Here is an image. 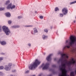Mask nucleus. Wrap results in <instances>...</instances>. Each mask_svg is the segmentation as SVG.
Here are the masks:
<instances>
[{"mask_svg":"<svg viewBox=\"0 0 76 76\" xmlns=\"http://www.w3.org/2000/svg\"><path fill=\"white\" fill-rule=\"evenodd\" d=\"M49 66V64L48 63L46 64L43 68V70H47L48 69V67Z\"/></svg>","mask_w":76,"mask_h":76,"instance_id":"7","label":"nucleus"},{"mask_svg":"<svg viewBox=\"0 0 76 76\" xmlns=\"http://www.w3.org/2000/svg\"><path fill=\"white\" fill-rule=\"evenodd\" d=\"M3 59V58L0 57V61L2 60Z\"/></svg>","mask_w":76,"mask_h":76,"instance_id":"28","label":"nucleus"},{"mask_svg":"<svg viewBox=\"0 0 76 76\" xmlns=\"http://www.w3.org/2000/svg\"><path fill=\"white\" fill-rule=\"evenodd\" d=\"M15 6L14 5H12V4L11 3L10 4V8L11 9H13L15 8Z\"/></svg>","mask_w":76,"mask_h":76,"instance_id":"10","label":"nucleus"},{"mask_svg":"<svg viewBox=\"0 0 76 76\" xmlns=\"http://www.w3.org/2000/svg\"><path fill=\"white\" fill-rule=\"evenodd\" d=\"M52 66L53 67H56V65H53Z\"/></svg>","mask_w":76,"mask_h":76,"instance_id":"32","label":"nucleus"},{"mask_svg":"<svg viewBox=\"0 0 76 76\" xmlns=\"http://www.w3.org/2000/svg\"><path fill=\"white\" fill-rule=\"evenodd\" d=\"M75 18H76V17H75Z\"/></svg>","mask_w":76,"mask_h":76,"instance_id":"44","label":"nucleus"},{"mask_svg":"<svg viewBox=\"0 0 76 76\" xmlns=\"http://www.w3.org/2000/svg\"><path fill=\"white\" fill-rule=\"evenodd\" d=\"M68 40H66V43H67V42H68Z\"/></svg>","mask_w":76,"mask_h":76,"instance_id":"35","label":"nucleus"},{"mask_svg":"<svg viewBox=\"0 0 76 76\" xmlns=\"http://www.w3.org/2000/svg\"><path fill=\"white\" fill-rule=\"evenodd\" d=\"M10 16H11V15L10 14Z\"/></svg>","mask_w":76,"mask_h":76,"instance_id":"42","label":"nucleus"},{"mask_svg":"<svg viewBox=\"0 0 76 76\" xmlns=\"http://www.w3.org/2000/svg\"><path fill=\"white\" fill-rule=\"evenodd\" d=\"M22 18V17L20 16H18V19H20V18Z\"/></svg>","mask_w":76,"mask_h":76,"instance_id":"27","label":"nucleus"},{"mask_svg":"<svg viewBox=\"0 0 76 76\" xmlns=\"http://www.w3.org/2000/svg\"><path fill=\"white\" fill-rule=\"evenodd\" d=\"M12 66V64H10V66Z\"/></svg>","mask_w":76,"mask_h":76,"instance_id":"40","label":"nucleus"},{"mask_svg":"<svg viewBox=\"0 0 76 76\" xmlns=\"http://www.w3.org/2000/svg\"><path fill=\"white\" fill-rule=\"evenodd\" d=\"M45 32H48V30L47 29H45L44 30Z\"/></svg>","mask_w":76,"mask_h":76,"instance_id":"24","label":"nucleus"},{"mask_svg":"<svg viewBox=\"0 0 76 76\" xmlns=\"http://www.w3.org/2000/svg\"><path fill=\"white\" fill-rule=\"evenodd\" d=\"M52 55L53 54H50L47 57L46 59L47 60H48V61H50V60H51V57Z\"/></svg>","mask_w":76,"mask_h":76,"instance_id":"8","label":"nucleus"},{"mask_svg":"<svg viewBox=\"0 0 76 76\" xmlns=\"http://www.w3.org/2000/svg\"><path fill=\"white\" fill-rule=\"evenodd\" d=\"M20 26H12V28H19Z\"/></svg>","mask_w":76,"mask_h":76,"instance_id":"12","label":"nucleus"},{"mask_svg":"<svg viewBox=\"0 0 76 76\" xmlns=\"http://www.w3.org/2000/svg\"><path fill=\"white\" fill-rule=\"evenodd\" d=\"M0 73H1V72H0Z\"/></svg>","mask_w":76,"mask_h":76,"instance_id":"45","label":"nucleus"},{"mask_svg":"<svg viewBox=\"0 0 76 76\" xmlns=\"http://www.w3.org/2000/svg\"><path fill=\"white\" fill-rule=\"evenodd\" d=\"M62 67L60 68V70L62 72V74L59 76H67V71L65 69L66 66H69L72 64H75L76 61H61Z\"/></svg>","mask_w":76,"mask_h":76,"instance_id":"1","label":"nucleus"},{"mask_svg":"<svg viewBox=\"0 0 76 76\" xmlns=\"http://www.w3.org/2000/svg\"><path fill=\"white\" fill-rule=\"evenodd\" d=\"M2 29L3 31L5 33L6 35H9L10 30H9V29L8 28V27H6V26H4L2 27Z\"/></svg>","mask_w":76,"mask_h":76,"instance_id":"4","label":"nucleus"},{"mask_svg":"<svg viewBox=\"0 0 76 76\" xmlns=\"http://www.w3.org/2000/svg\"><path fill=\"white\" fill-rule=\"evenodd\" d=\"M0 43L1 44V45H6V42L4 41H2L0 42Z\"/></svg>","mask_w":76,"mask_h":76,"instance_id":"13","label":"nucleus"},{"mask_svg":"<svg viewBox=\"0 0 76 76\" xmlns=\"http://www.w3.org/2000/svg\"><path fill=\"white\" fill-rule=\"evenodd\" d=\"M76 3V1H74V3Z\"/></svg>","mask_w":76,"mask_h":76,"instance_id":"39","label":"nucleus"},{"mask_svg":"<svg viewBox=\"0 0 76 76\" xmlns=\"http://www.w3.org/2000/svg\"><path fill=\"white\" fill-rule=\"evenodd\" d=\"M5 16L7 17H10V13L9 12H7L5 13Z\"/></svg>","mask_w":76,"mask_h":76,"instance_id":"11","label":"nucleus"},{"mask_svg":"<svg viewBox=\"0 0 76 76\" xmlns=\"http://www.w3.org/2000/svg\"><path fill=\"white\" fill-rule=\"evenodd\" d=\"M1 31H2V27L1 26H0V32Z\"/></svg>","mask_w":76,"mask_h":76,"instance_id":"23","label":"nucleus"},{"mask_svg":"<svg viewBox=\"0 0 76 76\" xmlns=\"http://www.w3.org/2000/svg\"><path fill=\"white\" fill-rule=\"evenodd\" d=\"M34 32H33V31L31 32V34H35V33H37V32H38V31H37V30L36 28H34Z\"/></svg>","mask_w":76,"mask_h":76,"instance_id":"9","label":"nucleus"},{"mask_svg":"<svg viewBox=\"0 0 76 76\" xmlns=\"http://www.w3.org/2000/svg\"><path fill=\"white\" fill-rule=\"evenodd\" d=\"M44 18V16H40V19H43V18Z\"/></svg>","mask_w":76,"mask_h":76,"instance_id":"25","label":"nucleus"},{"mask_svg":"<svg viewBox=\"0 0 76 76\" xmlns=\"http://www.w3.org/2000/svg\"><path fill=\"white\" fill-rule=\"evenodd\" d=\"M12 23V21H10V24H11Z\"/></svg>","mask_w":76,"mask_h":76,"instance_id":"34","label":"nucleus"},{"mask_svg":"<svg viewBox=\"0 0 76 76\" xmlns=\"http://www.w3.org/2000/svg\"><path fill=\"white\" fill-rule=\"evenodd\" d=\"M35 13H37V11H35Z\"/></svg>","mask_w":76,"mask_h":76,"instance_id":"41","label":"nucleus"},{"mask_svg":"<svg viewBox=\"0 0 76 76\" xmlns=\"http://www.w3.org/2000/svg\"><path fill=\"white\" fill-rule=\"evenodd\" d=\"M75 74H76V70H75Z\"/></svg>","mask_w":76,"mask_h":76,"instance_id":"38","label":"nucleus"},{"mask_svg":"<svg viewBox=\"0 0 76 76\" xmlns=\"http://www.w3.org/2000/svg\"><path fill=\"white\" fill-rule=\"evenodd\" d=\"M74 23H75V22H76V21L75 20H74Z\"/></svg>","mask_w":76,"mask_h":76,"instance_id":"36","label":"nucleus"},{"mask_svg":"<svg viewBox=\"0 0 76 76\" xmlns=\"http://www.w3.org/2000/svg\"><path fill=\"white\" fill-rule=\"evenodd\" d=\"M8 23L9 24H10V21H8Z\"/></svg>","mask_w":76,"mask_h":76,"instance_id":"33","label":"nucleus"},{"mask_svg":"<svg viewBox=\"0 0 76 76\" xmlns=\"http://www.w3.org/2000/svg\"><path fill=\"white\" fill-rule=\"evenodd\" d=\"M42 37L43 38H48V36L43 35Z\"/></svg>","mask_w":76,"mask_h":76,"instance_id":"15","label":"nucleus"},{"mask_svg":"<svg viewBox=\"0 0 76 76\" xmlns=\"http://www.w3.org/2000/svg\"><path fill=\"white\" fill-rule=\"evenodd\" d=\"M4 10V8H0V11L1 10Z\"/></svg>","mask_w":76,"mask_h":76,"instance_id":"19","label":"nucleus"},{"mask_svg":"<svg viewBox=\"0 0 76 76\" xmlns=\"http://www.w3.org/2000/svg\"><path fill=\"white\" fill-rule=\"evenodd\" d=\"M10 3V1L9 0L7 1L5 3V4H6V5H8L7 7V9H10V4L9 3Z\"/></svg>","mask_w":76,"mask_h":76,"instance_id":"6","label":"nucleus"},{"mask_svg":"<svg viewBox=\"0 0 76 76\" xmlns=\"http://www.w3.org/2000/svg\"><path fill=\"white\" fill-rule=\"evenodd\" d=\"M70 42H69L68 45H67L63 48L64 50L66 48H70L71 45H72V44H74L75 42H76V38H70Z\"/></svg>","mask_w":76,"mask_h":76,"instance_id":"3","label":"nucleus"},{"mask_svg":"<svg viewBox=\"0 0 76 76\" xmlns=\"http://www.w3.org/2000/svg\"><path fill=\"white\" fill-rule=\"evenodd\" d=\"M59 10V9H58V7H56L55 8V11H58Z\"/></svg>","mask_w":76,"mask_h":76,"instance_id":"18","label":"nucleus"},{"mask_svg":"<svg viewBox=\"0 0 76 76\" xmlns=\"http://www.w3.org/2000/svg\"><path fill=\"white\" fill-rule=\"evenodd\" d=\"M44 64H42V66H44Z\"/></svg>","mask_w":76,"mask_h":76,"instance_id":"37","label":"nucleus"},{"mask_svg":"<svg viewBox=\"0 0 76 76\" xmlns=\"http://www.w3.org/2000/svg\"><path fill=\"white\" fill-rule=\"evenodd\" d=\"M59 16L60 17H63V16H64V15L63 14L61 13L59 14Z\"/></svg>","mask_w":76,"mask_h":76,"instance_id":"20","label":"nucleus"},{"mask_svg":"<svg viewBox=\"0 0 76 76\" xmlns=\"http://www.w3.org/2000/svg\"><path fill=\"white\" fill-rule=\"evenodd\" d=\"M16 72V70H14L12 71V72Z\"/></svg>","mask_w":76,"mask_h":76,"instance_id":"30","label":"nucleus"},{"mask_svg":"<svg viewBox=\"0 0 76 76\" xmlns=\"http://www.w3.org/2000/svg\"><path fill=\"white\" fill-rule=\"evenodd\" d=\"M62 12L63 13L64 15H65L68 12V10H67V8H64L62 10Z\"/></svg>","mask_w":76,"mask_h":76,"instance_id":"5","label":"nucleus"},{"mask_svg":"<svg viewBox=\"0 0 76 76\" xmlns=\"http://www.w3.org/2000/svg\"><path fill=\"white\" fill-rule=\"evenodd\" d=\"M75 2H70V5H71V4H75Z\"/></svg>","mask_w":76,"mask_h":76,"instance_id":"21","label":"nucleus"},{"mask_svg":"<svg viewBox=\"0 0 76 76\" xmlns=\"http://www.w3.org/2000/svg\"><path fill=\"white\" fill-rule=\"evenodd\" d=\"M69 38H76V37L75 36L71 35L69 37Z\"/></svg>","mask_w":76,"mask_h":76,"instance_id":"14","label":"nucleus"},{"mask_svg":"<svg viewBox=\"0 0 76 76\" xmlns=\"http://www.w3.org/2000/svg\"><path fill=\"white\" fill-rule=\"evenodd\" d=\"M29 73V71L28 70V71H26L25 72V74H26V73Z\"/></svg>","mask_w":76,"mask_h":76,"instance_id":"26","label":"nucleus"},{"mask_svg":"<svg viewBox=\"0 0 76 76\" xmlns=\"http://www.w3.org/2000/svg\"><path fill=\"white\" fill-rule=\"evenodd\" d=\"M26 27H29V26H26Z\"/></svg>","mask_w":76,"mask_h":76,"instance_id":"29","label":"nucleus"},{"mask_svg":"<svg viewBox=\"0 0 76 76\" xmlns=\"http://www.w3.org/2000/svg\"><path fill=\"white\" fill-rule=\"evenodd\" d=\"M3 68H4V67H3V66H0V69H3Z\"/></svg>","mask_w":76,"mask_h":76,"instance_id":"22","label":"nucleus"},{"mask_svg":"<svg viewBox=\"0 0 76 76\" xmlns=\"http://www.w3.org/2000/svg\"><path fill=\"white\" fill-rule=\"evenodd\" d=\"M54 60H56V59H55Z\"/></svg>","mask_w":76,"mask_h":76,"instance_id":"43","label":"nucleus"},{"mask_svg":"<svg viewBox=\"0 0 76 76\" xmlns=\"http://www.w3.org/2000/svg\"><path fill=\"white\" fill-rule=\"evenodd\" d=\"M41 62L38 59H36L34 62L33 64H31L30 66H29V69H30L31 70H34L36 68L38 65H39Z\"/></svg>","mask_w":76,"mask_h":76,"instance_id":"2","label":"nucleus"},{"mask_svg":"<svg viewBox=\"0 0 76 76\" xmlns=\"http://www.w3.org/2000/svg\"><path fill=\"white\" fill-rule=\"evenodd\" d=\"M70 75L71 76H74V72H71L70 73Z\"/></svg>","mask_w":76,"mask_h":76,"instance_id":"16","label":"nucleus"},{"mask_svg":"<svg viewBox=\"0 0 76 76\" xmlns=\"http://www.w3.org/2000/svg\"><path fill=\"white\" fill-rule=\"evenodd\" d=\"M5 69L6 70H8V69H9V67H8L7 66H6Z\"/></svg>","mask_w":76,"mask_h":76,"instance_id":"17","label":"nucleus"},{"mask_svg":"<svg viewBox=\"0 0 76 76\" xmlns=\"http://www.w3.org/2000/svg\"><path fill=\"white\" fill-rule=\"evenodd\" d=\"M28 46H29V47H31V44H28Z\"/></svg>","mask_w":76,"mask_h":76,"instance_id":"31","label":"nucleus"}]
</instances>
